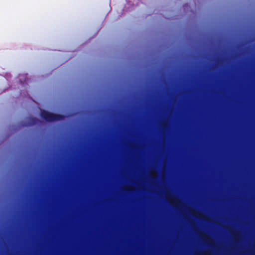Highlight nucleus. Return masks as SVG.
<instances>
[{"mask_svg":"<svg viewBox=\"0 0 255 255\" xmlns=\"http://www.w3.org/2000/svg\"><path fill=\"white\" fill-rule=\"evenodd\" d=\"M37 121V120L35 118H30V121L32 125L35 124L36 123Z\"/></svg>","mask_w":255,"mask_h":255,"instance_id":"nucleus-2","label":"nucleus"},{"mask_svg":"<svg viewBox=\"0 0 255 255\" xmlns=\"http://www.w3.org/2000/svg\"><path fill=\"white\" fill-rule=\"evenodd\" d=\"M40 116L43 119L48 122L61 121L64 119L62 115L52 113L45 110L41 111Z\"/></svg>","mask_w":255,"mask_h":255,"instance_id":"nucleus-1","label":"nucleus"}]
</instances>
